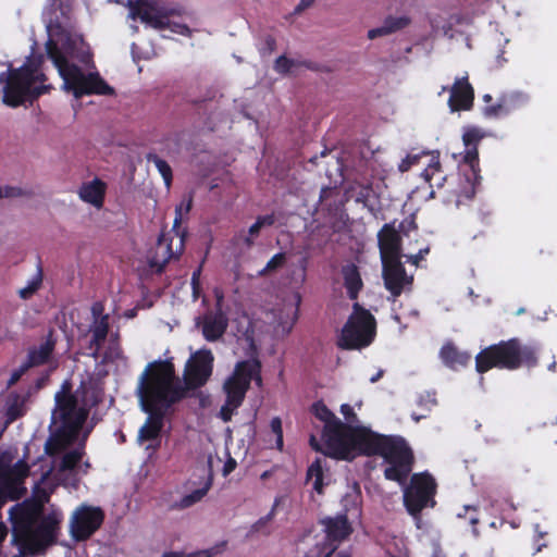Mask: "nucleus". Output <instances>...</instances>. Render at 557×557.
Wrapping results in <instances>:
<instances>
[{
    "mask_svg": "<svg viewBox=\"0 0 557 557\" xmlns=\"http://www.w3.org/2000/svg\"><path fill=\"white\" fill-rule=\"evenodd\" d=\"M100 400V391L92 381L82 382L73 394L70 383L64 382L61 391L55 394V408L52 411L55 431L46 442L45 448L50 456L62 454L53 461L60 478L66 472L72 473L84 456V444L71 451L65 450L77 441L89 409Z\"/></svg>",
    "mask_w": 557,
    "mask_h": 557,
    "instance_id": "obj_1",
    "label": "nucleus"
},
{
    "mask_svg": "<svg viewBox=\"0 0 557 557\" xmlns=\"http://www.w3.org/2000/svg\"><path fill=\"white\" fill-rule=\"evenodd\" d=\"M62 16L63 21H60L58 16L49 18L47 24L49 38L46 48L48 57L52 60L63 79V88L73 92L76 99L89 94L113 95L114 89L98 73L86 75L78 66L69 63L67 58L88 63L90 53L82 36L67 29L69 17L63 11Z\"/></svg>",
    "mask_w": 557,
    "mask_h": 557,
    "instance_id": "obj_2",
    "label": "nucleus"
},
{
    "mask_svg": "<svg viewBox=\"0 0 557 557\" xmlns=\"http://www.w3.org/2000/svg\"><path fill=\"white\" fill-rule=\"evenodd\" d=\"M140 408L148 414L138 432V443L156 449L164 421L174 411V366L170 358L150 362L138 379L136 388Z\"/></svg>",
    "mask_w": 557,
    "mask_h": 557,
    "instance_id": "obj_3",
    "label": "nucleus"
},
{
    "mask_svg": "<svg viewBox=\"0 0 557 557\" xmlns=\"http://www.w3.org/2000/svg\"><path fill=\"white\" fill-rule=\"evenodd\" d=\"M357 456H381L388 463L384 470L385 479L399 484L406 483L414 459L404 437L377 434L363 425L356 434L344 460L351 461Z\"/></svg>",
    "mask_w": 557,
    "mask_h": 557,
    "instance_id": "obj_4",
    "label": "nucleus"
},
{
    "mask_svg": "<svg viewBox=\"0 0 557 557\" xmlns=\"http://www.w3.org/2000/svg\"><path fill=\"white\" fill-rule=\"evenodd\" d=\"M12 543L21 553H42L55 542L60 518L57 513L42 515L39 504H23L10 510Z\"/></svg>",
    "mask_w": 557,
    "mask_h": 557,
    "instance_id": "obj_5",
    "label": "nucleus"
},
{
    "mask_svg": "<svg viewBox=\"0 0 557 557\" xmlns=\"http://www.w3.org/2000/svg\"><path fill=\"white\" fill-rule=\"evenodd\" d=\"M539 350L535 344H524L518 337L500 341L481 349L475 356V370L483 374L492 369H531L539 364Z\"/></svg>",
    "mask_w": 557,
    "mask_h": 557,
    "instance_id": "obj_6",
    "label": "nucleus"
},
{
    "mask_svg": "<svg viewBox=\"0 0 557 557\" xmlns=\"http://www.w3.org/2000/svg\"><path fill=\"white\" fill-rule=\"evenodd\" d=\"M214 356L209 348H201L188 358L183 381L176 375V403L185 398L194 399L198 409L210 405V395L201 391L213 373Z\"/></svg>",
    "mask_w": 557,
    "mask_h": 557,
    "instance_id": "obj_7",
    "label": "nucleus"
},
{
    "mask_svg": "<svg viewBox=\"0 0 557 557\" xmlns=\"http://www.w3.org/2000/svg\"><path fill=\"white\" fill-rule=\"evenodd\" d=\"M311 412L324 423L322 437L326 447V455L339 460L347 458L349 447L361 425L345 424L322 400L312 404Z\"/></svg>",
    "mask_w": 557,
    "mask_h": 557,
    "instance_id": "obj_8",
    "label": "nucleus"
},
{
    "mask_svg": "<svg viewBox=\"0 0 557 557\" xmlns=\"http://www.w3.org/2000/svg\"><path fill=\"white\" fill-rule=\"evenodd\" d=\"M45 79V74L28 65L1 73L0 84H3V103L10 107H18L26 100L39 97L51 88L50 85L36 86L37 82H44Z\"/></svg>",
    "mask_w": 557,
    "mask_h": 557,
    "instance_id": "obj_9",
    "label": "nucleus"
},
{
    "mask_svg": "<svg viewBox=\"0 0 557 557\" xmlns=\"http://www.w3.org/2000/svg\"><path fill=\"white\" fill-rule=\"evenodd\" d=\"M375 333L374 315L359 302H355L352 312L342 329L337 346L346 350L368 347L373 342Z\"/></svg>",
    "mask_w": 557,
    "mask_h": 557,
    "instance_id": "obj_10",
    "label": "nucleus"
},
{
    "mask_svg": "<svg viewBox=\"0 0 557 557\" xmlns=\"http://www.w3.org/2000/svg\"><path fill=\"white\" fill-rule=\"evenodd\" d=\"M483 135L479 128L471 127L462 135L466 152L463 156V163L468 170L463 172L462 178L457 189L454 190L456 195V205L460 206L465 200H472L476 193V186L480 184V164L478 145Z\"/></svg>",
    "mask_w": 557,
    "mask_h": 557,
    "instance_id": "obj_11",
    "label": "nucleus"
},
{
    "mask_svg": "<svg viewBox=\"0 0 557 557\" xmlns=\"http://www.w3.org/2000/svg\"><path fill=\"white\" fill-rule=\"evenodd\" d=\"M436 490L437 483L429 472L411 475L409 484L404 490V506L417 522L421 520L423 509L435 506Z\"/></svg>",
    "mask_w": 557,
    "mask_h": 557,
    "instance_id": "obj_12",
    "label": "nucleus"
},
{
    "mask_svg": "<svg viewBox=\"0 0 557 557\" xmlns=\"http://www.w3.org/2000/svg\"><path fill=\"white\" fill-rule=\"evenodd\" d=\"M128 16L132 20L139 18L143 23L163 29L171 24L172 9L166 8L159 0H128Z\"/></svg>",
    "mask_w": 557,
    "mask_h": 557,
    "instance_id": "obj_13",
    "label": "nucleus"
},
{
    "mask_svg": "<svg viewBox=\"0 0 557 557\" xmlns=\"http://www.w3.org/2000/svg\"><path fill=\"white\" fill-rule=\"evenodd\" d=\"M104 511L100 507L79 506L73 513L70 529L76 541L88 540L103 523Z\"/></svg>",
    "mask_w": 557,
    "mask_h": 557,
    "instance_id": "obj_14",
    "label": "nucleus"
},
{
    "mask_svg": "<svg viewBox=\"0 0 557 557\" xmlns=\"http://www.w3.org/2000/svg\"><path fill=\"white\" fill-rule=\"evenodd\" d=\"M400 259L382 261L384 285L394 298L399 297L406 285H411L412 283V277L407 275Z\"/></svg>",
    "mask_w": 557,
    "mask_h": 557,
    "instance_id": "obj_15",
    "label": "nucleus"
},
{
    "mask_svg": "<svg viewBox=\"0 0 557 557\" xmlns=\"http://www.w3.org/2000/svg\"><path fill=\"white\" fill-rule=\"evenodd\" d=\"M422 157H430V162L428 163L426 168L421 173V176L423 180L429 183L430 187H433L432 180L435 175L440 174V181L437 183V187H442L443 183L442 181H446V176L442 175V164L440 161V153L436 152H429V151H421L419 153H408L406 158L401 160V162L398 165V170L400 172H407L409 171L413 165L418 164Z\"/></svg>",
    "mask_w": 557,
    "mask_h": 557,
    "instance_id": "obj_16",
    "label": "nucleus"
},
{
    "mask_svg": "<svg viewBox=\"0 0 557 557\" xmlns=\"http://www.w3.org/2000/svg\"><path fill=\"white\" fill-rule=\"evenodd\" d=\"M401 236L395 221L385 223L377 233V245L381 260L401 258Z\"/></svg>",
    "mask_w": 557,
    "mask_h": 557,
    "instance_id": "obj_17",
    "label": "nucleus"
},
{
    "mask_svg": "<svg viewBox=\"0 0 557 557\" xmlns=\"http://www.w3.org/2000/svg\"><path fill=\"white\" fill-rule=\"evenodd\" d=\"M448 107L451 112L469 111L474 102V89L469 83L468 75L456 78L449 89Z\"/></svg>",
    "mask_w": 557,
    "mask_h": 557,
    "instance_id": "obj_18",
    "label": "nucleus"
},
{
    "mask_svg": "<svg viewBox=\"0 0 557 557\" xmlns=\"http://www.w3.org/2000/svg\"><path fill=\"white\" fill-rule=\"evenodd\" d=\"M320 523L324 527L326 541L334 546L333 549L336 548L339 543L348 539L354 531L346 513H341L335 517H325Z\"/></svg>",
    "mask_w": 557,
    "mask_h": 557,
    "instance_id": "obj_19",
    "label": "nucleus"
},
{
    "mask_svg": "<svg viewBox=\"0 0 557 557\" xmlns=\"http://www.w3.org/2000/svg\"><path fill=\"white\" fill-rule=\"evenodd\" d=\"M228 326V318L218 309L213 313L203 317L201 323V333L206 341L214 343L223 337Z\"/></svg>",
    "mask_w": 557,
    "mask_h": 557,
    "instance_id": "obj_20",
    "label": "nucleus"
},
{
    "mask_svg": "<svg viewBox=\"0 0 557 557\" xmlns=\"http://www.w3.org/2000/svg\"><path fill=\"white\" fill-rule=\"evenodd\" d=\"M525 102L527 96L522 92L504 95L496 104L484 107L483 114L486 117L493 119L505 116L522 107Z\"/></svg>",
    "mask_w": 557,
    "mask_h": 557,
    "instance_id": "obj_21",
    "label": "nucleus"
},
{
    "mask_svg": "<svg viewBox=\"0 0 557 557\" xmlns=\"http://www.w3.org/2000/svg\"><path fill=\"white\" fill-rule=\"evenodd\" d=\"M440 358L447 368L457 371L467 367L472 357L470 352L460 350L453 342H447L440 350Z\"/></svg>",
    "mask_w": 557,
    "mask_h": 557,
    "instance_id": "obj_22",
    "label": "nucleus"
},
{
    "mask_svg": "<svg viewBox=\"0 0 557 557\" xmlns=\"http://www.w3.org/2000/svg\"><path fill=\"white\" fill-rule=\"evenodd\" d=\"M231 376L237 380L239 383H245L248 388L250 387L252 380L256 381L258 385H261L262 377L260 360L253 358L237 362Z\"/></svg>",
    "mask_w": 557,
    "mask_h": 557,
    "instance_id": "obj_23",
    "label": "nucleus"
},
{
    "mask_svg": "<svg viewBox=\"0 0 557 557\" xmlns=\"http://www.w3.org/2000/svg\"><path fill=\"white\" fill-rule=\"evenodd\" d=\"M54 346L53 332L50 331L45 342L29 349L27 360L25 361L27 367L33 368L47 363L54 350Z\"/></svg>",
    "mask_w": 557,
    "mask_h": 557,
    "instance_id": "obj_24",
    "label": "nucleus"
},
{
    "mask_svg": "<svg viewBox=\"0 0 557 557\" xmlns=\"http://www.w3.org/2000/svg\"><path fill=\"white\" fill-rule=\"evenodd\" d=\"M342 274L344 278V286L349 299H357L363 287V282L358 267L355 263L345 264L342 268Z\"/></svg>",
    "mask_w": 557,
    "mask_h": 557,
    "instance_id": "obj_25",
    "label": "nucleus"
},
{
    "mask_svg": "<svg viewBox=\"0 0 557 557\" xmlns=\"http://www.w3.org/2000/svg\"><path fill=\"white\" fill-rule=\"evenodd\" d=\"M109 315H103L100 319L96 318L94 323L90 325L89 331L92 333L91 341L89 343V349L91 356L95 359L99 357V350L104 343L109 332Z\"/></svg>",
    "mask_w": 557,
    "mask_h": 557,
    "instance_id": "obj_26",
    "label": "nucleus"
},
{
    "mask_svg": "<svg viewBox=\"0 0 557 557\" xmlns=\"http://www.w3.org/2000/svg\"><path fill=\"white\" fill-rule=\"evenodd\" d=\"M171 257V243L165 242L162 237H159L156 246L150 250L148 255V262L152 270L156 272H161Z\"/></svg>",
    "mask_w": 557,
    "mask_h": 557,
    "instance_id": "obj_27",
    "label": "nucleus"
},
{
    "mask_svg": "<svg viewBox=\"0 0 557 557\" xmlns=\"http://www.w3.org/2000/svg\"><path fill=\"white\" fill-rule=\"evenodd\" d=\"M409 24H410V18L408 16H397L396 17V16L389 15L384 20V23L382 26L372 28L368 32V38L375 39L377 37L393 34L395 32L404 29Z\"/></svg>",
    "mask_w": 557,
    "mask_h": 557,
    "instance_id": "obj_28",
    "label": "nucleus"
},
{
    "mask_svg": "<svg viewBox=\"0 0 557 557\" xmlns=\"http://www.w3.org/2000/svg\"><path fill=\"white\" fill-rule=\"evenodd\" d=\"M212 484L213 473L212 470L209 469L206 478L203 479L202 485L199 488L191 491L189 494L184 495L180 502L176 503V508L186 509L199 503L208 494Z\"/></svg>",
    "mask_w": 557,
    "mask_h": 557,
    "instance_id": "obj_29",
    "label": "nucleus"
},
{
    "mask_svg": "<svg viewBox=\"0 0 557 557\" xmlns=\"http://www.w3.org/2000/svg\"><path fill=\"white\" fill-rule=\"evenodd\" d=\"M78 194L84 201L100 208L103 203L104 184L100 180L96 178L92 182L83 184Z\"/></svg>",
    "mask_w": 557,
    "mask_h": 557,
    "instance_id": "obj_30",
    "label": "nucleus"
},
{
    "mask_svg": "<svg viewBox=\"0 0 557 557\" xmlns=\"http://www.w3.org/2000/svg\"><path fill=\"white\" fill-rule=\"evenodd\" d=\"M223 389L226 395L225 401L228 403V406L240 407L249 388L245 383H239L230 376L224 382Z\"/></svg>",
    "mask_w": 557,
    "mask_h": 557,
    "instance_id": "obj_31",
    "label": "nucleus"
},
{
    "mask_svg": "<svg viewBox=\"0 0 557 557\" xmlns=\"http://www.w3.org/2000/svg\"><path fill=\"white\" fill-rule=\"evenodd\" d=\"M25 413V397L16 393H10L5 398V423H12Z\"/></svg>",
    "mask_w": 557,
    "mask_h": 557,
    "instance_id": "obj_32",
    "label": "nucleus"
},
{
    "mask_svg": "<svg viewBox=\"0 0 557 557\" xmlns=\"http://www.w3.org/2000/svg\"><path fill=\"white\" fill-rule=\"evenodd\" d=\"M304 66L310 70H313L312 63L309 61H296L294 59H289L286 55H280L273 65V69L276 73L281 75H287L292 72L293 67Z\"/></svg>",
    "mask_w": 557,
    "mask_h": 557,
    "instance_id": "obj_33",
    "label": "nucleus"
},
{
    "mask_svg": "<svg viewBox=\"0 0 557 557\" xmlns=\"http://www.w3.org/2000/svg\"><path fill=\"white\" fill-rule=\"evenodd\" d=\"M307 478L313 480V490L321 494L323 492V466L322 460L317 458L308 468Z\"/></svg>",
    "mask_w": 557,
    "mask_h": 557,
    "instance_id": "obj_34",
    "label": "nucleus"
},
{
    "mask_svg": "<svg viewBox=\"0 0 557 557\" xmlns=\"http://www.w3.org/2000/svg\"><path fill=\"white\" fill-rule=\"evenodd\" d=\"M146 158H147V161L149 163H153L156 165L158 171L161 173L166 187L169 188L171 186V183H172V169H171V166L168 164L166 161L162 160L156 153H151L150 152V153L147 154Z\"/></svg>",
    "mask_w": 557,
    "mask_h": 557,
    "instance_id": "obj_35",
    "label": "nucleus"
},
{
    "mask_svg": "<svg viewBox=\"0 0 557 557\" xmlns=\"http://www.w3.org/2000/svg\"><path fill=\"white\" fill-rule=\"evenodd\" d=\"M457 517L467 520V522L472 527V534L474 537L480 535V532L476 528L480 521L479 511L475 506H465L463 512H459Z\"/></svg>",
    "mask_w": 557,
    "mask_h": 557,
    "instance_id": "obj_36",
    "label": "nucleus"
},
{
    "mask_svg": "<svg viewBox=\"0 0 557 557\" xmlns=\"http://www.w3.org/2000/svg\"><path fill=\"white\" fill-rule=\"evenodd\" d=\"M42 283V268L39 264L35 277L28 283V285L18 290V295L22 299H29L41 286Z\"/></svg>",
    "mask_w": 557,
    "mask_h": 557,
    "instance_id": "obj_37",
    "label": "nucleus"
},
{
    "mask_svg": "<svg viewBox=\"0 0 557 557\" xmlns=\"http://www.w3.org/2000/svg\"><path fill=\"white\" fill-rule=\"evenodd\" d=\"M191 206H193V195L188 194V196L183 199L181 207L180 208L176 207V222H175L176 236H180L182 245H184V242L186 238V232L185 231L182 233L180 232L181 220H182V215H183L182 211L184 210L186 213H188L191 209Z\"/></svg>",
    "mask_w": 557,
    "mask_h": 557,
    "instance_id": "obj_38",
    "label": "nucleus"
},
{
    "mask_svg": "<svg viewBox=\"0 0 557 557\" xmlns=\"http://www.w3.org/2000/svg\"><path fill=\"white\" fill-rule=\"evenodd\" d=\"M286 262V255L284 252L275 253L265 264V267L258 272L259 276H265L271 272L282 268Z\"/></svg>",
    "mask_w": 557,
    "mask_h": 557,
    "instance_id": "obj_39",
    "label": "nucleus"
},
{
    "mask_svg": "<svg viewBox=\"0 0 557 557\" xmlns=\"http://www.w3.org/2000/svg\"><path fill=\"white\" fill-rule=\"evenodd\" d=\"M33 193L30 190L23 189L18 186H0V199L2 198H22V197H32Z\"/></svg>",
    "mask_w": 557,
    "mask_h": 557,
    "instance_id": "obj_40",
    "label": "nucleus"
},
{
    "mask_svg": "<svg viewBox=\"0 0 557 557\" xmlns=\"http://www.w3.org/2000/svg\"><path fill=\"white\" fill-rule=\"evenodd\" d=\"M275 508H276V503L274 504V506L272 507L271 511L268 515H265L264 517H261L251 525L250 533L263 532V533L268 534L269 531H264V529L273 520V518L275 516Z\"/></svg>",
    "mask_w": 557,
    "mask_h": 557,
    "instance_id": "obj_41",
    "label": "nucleus"
},
{
    "mask_svg": "<svg viewBox=\"0 0 557 557\" xmlns=\"http://www.w3.org/2000/svg\"><path fill=\"white\" fill-rule=\"evenodd\" d=\"M270 426H271L272 432L276 436V440H275L276 448L282 451L283 450V446H284V442H283V428H282V420H281V418L274 417L271 420Z\"/></svg>",
    "mask_w": 557,
    "mask_h": 557,
    "instance_id": "obj_42",
    "label": "nucleus"
},
{
    "mask_svg": "<svg viewBox=\"0 0 557 557\" xmlns=\"http://www.w3.org/2000/svg\"><path fill=\"white\" fill-rule=\"evenodd\" d=\"M373 193L372 183L367 182L366 184L360 185V189L356 196V202L362 203L364 207H368V201L370 199L371 194Z\"/></svg>",
    "mask_w": 557,
    "mask_h": 557,
    "instance_id": "obj_43",
    "label": "nucleus"
},
{
    "mask_svg": "<svg viewBox=\"0 0 557 557\" xmlns=\"http://www.w3.org/2000/svg\"><path fill=\"white\" fill-rule=\"evenodd\" d=\"M341 412L343 413L346 422L345 424L354 425L355 423L359 422L358 416L356 414L354 408L348 404H343L341 406Z\"/></svg>",
    "mask_w": 557,
    "mask_h": 557,
    "instance_id": "obj_44",
    "label": "nucleus"
},
{
    "mask_svg": "<svg viewBox=\"0 0 557 557\" xmlns=\"http://www.w3.org/2000/svg\"><path fill=\"white\" fill-rule=\"evenodd\" d=\"M276 49V39L272 35H267L263 39L260 52L263 55H269Z\"/></svg>",
    "mask_w": 557,
    "mask_h": 557,
    "instance_id": "obj_45",
    "label": "nucleus"
},
{
    "mask_svg": "<svg viewBox=\"0 0 557 557\" xmlns=\"http://www.w3.org/2000/svg\"><path fill=\"white\" fill-rule=\"evenodd\" d=\"M11 474L15 479L21 480V479L27 476V474H28V466L24 461L20 460L11 469Z\"/></svg>",
    "mask_w": 557,
    "mask_h": 557,
    "instance_id": "obj_46",
    "label": "nucleus"
},
{
    "mask_svg": "<svg viewBox=\"0 0 557 557\" xmlns=\"http://www.w3.org/2000/svg\"><path fill=\"white\" fill-rule=\"evenodd\" d=\"M239 407H233L231 405L228 406V403L225 401L224 405L220 409L219 417L222 419V421L228 422V421L232 420V417H233L234 412Z\"/></svg>",
    "mask_w": 557,
    "mask_h": 557,
    "instance_id": "obj_47",
    "label": "nucleus"
},
{
    "mask_svg": "<svg viewBox=\"0 0 557 557\" xmlns=\"http://www.w3.org/2000/svg\"><path fill=\"white\" fill-rule=\"evenodd\" d=\"M430 252V248H421L418 253L416 255H408L406 256L407 262H410L411 264L419 265L420 261L424 259V257Z\"/></svg>",
    "mask_w": 557,
    "mask_h": 557,
    "instance_id": "obj_48",
    "label": "nucleus"
},
{
    "mask_svg": "<svg viewBox=\"0 0 557 557\" xmlns=\"http://www.w3.org/2000/svg\"><path fill=\"white\" fill-rule=\"evenodd\" d=\"M261 228H262V227H261V225L259 224V222H258L257 220H256V222H255V223L249 227V231H248L249 236H247V237L244 239L245 244H246L248 247H250V246H252V245H253V239H252V237L258 236V235H259V232H260V230H261Z\"/></svg>",
    "mask_w": 557,
    "mask_h": 557,
    "instance_id": "obj_49",
    "label": "nucleus"
},
{
    "mask_svg": "<svg viewBox=\"0 0 557 557\" xmlns=\"http://www.w3.org/2000/svg\"><path fill=\"white\" fill-rule=\"evenodd\" d=\"M29 368L24 362L16 371H14L9 380V385L15 384L21 376L28 370Z\"/></svg>",
    "mask_w": 557,
    "mask_h": 557,
    "instance_id": "obj_50",
    "label": "nucleus"
},
{
    "mask_svg": "<svg viewBox=\"0 0 557 557\" xmlns=\"http://www.w3.org/2000/svg\"><path fill=\"white\" fill-rule=\"evenodd\" d=\"M237 467V462L236 460L233 458V457H228V459L225 461L224 466H223V469H222V474L224 476H227L228 474H231Z\"/></svg>",
    "mask_w": 557,
    "mask_h": 557,
    "instance_id": "obj_51",
    "label": "nucleus"
},
{
    "mask_svg": "<svg viewBox=\"0 0 557 557\" xmlns=\"http://www.w3.org/2000/svg\"><path fill=\"white\" fill-rule=\"evenodd\" d=\"M257 221L259 222L261 227H263V226H272L275 223V216H274L273 213L272 214H265V215H259L257 218Z\"/></svg>",
    "mask_w": 557,
    "mask_h": 557,
    "instance_id": "obj_52",
    "label": "nucleus"
},
{
    "mask_svg": "<svg viewBox=\"0 0 557 557\" xmlns=\"http://www.w3.org/2000/svg\"><path fill=\"white\" fill-rule=\"evenodd\" d=\"M121 356V351L117 347H111L104 352L103 361H113Z\"/></svg>",
    "mask_w": 557,
    "mask_h": 557,
    "instance_id": "obj_53",
    "label": "nucleus"
},
{
    "mask_svg": "<svg viewBox=\"0 0 557 557\" xmlns=\"http://www.w3.org/2000/svg\"><path fill=\"white\" fill-rule=\"evenodd\" d=\"M194 32H195V29H191L186 24L176 22V34L186 36V37H190Z\"/></svg>",
    "mask_w": 557,
    "mask_h": 557,
    "instance_id": "obj_54",
    "label": "nucleus"
},
{
    "mask_svg": "<svg viewBox=\"0 0 557 557\" xmlns=\"http://www.w3.org/2000/svg\"><path fill=\"white\" fill-rule=\"evenodd\" d=\"M211 556H212V553L210 550H201V552H196V553L188 554V555H184L182 553L176 552V557H211Z\"/></svg>",
    "mask_w": 557,
    "mask_h": 557,
    "instance_id": "obj_55",
    "label": "nucleus"
},
{
    "mask_svg": "<svg viewBox=\"0 0 557 557\" xmlns=\"http://www.w3.org/2000/svg\"><path fill=\"white\" fill-rule=\"evenodd\" d=\"M102 311H103V306L101 302H95L91 307V313L94 315V320H96V318L100 319L102 315Z\"/></svg>",
    "mask_w": 557,
    "mask_h": 557,
    "instance_id": "obj_56",
    "label": "nucleus"
},
{
    "mask_svg": "<svg viewBox=\"0 0 557 557\" xmlns=\"http://www.w3.org/2000/svg\"><path fill=\"white\" fill-rule=\"evenodd\" d=\"M199 275H200V268L193 272L191 276V285L194 289V294L196 295L199 287Z\"/></svg>",
    "mask_w": 557,
    "mask_h": 557,
    "instance_id": "obj_57",
    "label": "nucleus"
},
{
    "mask_svg": "<svg viewBox=\"0 0 557 557\" xmlns=\"http://www.w3.org/2000/svg\"><path fill=\"white\" fill-rule=\"evenodd\" d=\"M314 0H300L298 5L295 8V13H300L301 11L308 9L313 4Z\"/></svg>",
    "mask_w": 557,
    "mask_h": 557,
    "instance_id": "obj_58",
    "label": "nucleus"
},
{
    "mask_svg": "<svg viewBox=\"0 0 557 557\" xmlns=\"http://www.w3.org/2000/svg\"><path fill=\"white\" fill-rule=\"evenodd\" d=\"M383 373H384L383 370H380L373 376H371L370 382L371 383L377 382L383 376Z\"/></svg>",
    "mask_w": 557,
    "mask_h": 557,
    "instance_id": "obj_59",
    "label": "nucleus"
},
{
    "mask_svg": "<svg viewBox=\"0 0 557 557\" xmlns=\"http://www.w3.org/2000/svg\"><path fill=\"white\" fill-rule=\"evenodd\" d=\"M483 101H484V102H490V101H492V96H491V95H488V94L484 95V96H483Z\"/></svg>",
    "mask_w": 557,
    "mask_h": 557,
    "instance_id": "obj_60",
    "label": "nucleus"
},
{
    "mask_svg": "<svg viewBox=\"0 0 557 557\" xmlns=\"http://www.w3.org/2000/svg\"><path fill=\"white\" fill-rule=\"evenodd\" d=\"M301 268H302L304 271L306 270V268H307V258H302V260H301Z\"/></svg>",
    "mask_w": 557,
    "mask_h": 557,
    "instance_id": "obj_61",
    "label": "nucleus"
},
{
    "mask_svg": "<svg viewBox=\"0 0 557 557\" xmlns=\"http://www.w3.org/2000/svg\"><path fill=\"white\" fill-rule=\"evenodd\" d=\"M163 557H174V553L170 552V553H165L163 555Z\"/></svg>",
    "mask_w": 557,
    "mask_h": 557,
    "instance_id": "obj_62",
    "label": "nucleus"
},
{
    "mask_svg": "<svg viewBox=\"0 0 557 557\" xmlns=\"http://www.w3.org/2000/svg\"><path fill=\"white\" fill-rule=\"evenodd\" d=\"M175 14L176 16H180L182 13H181V10L176 7V11H175Z\"/></svg>",
    "mask_w": 557,
    "mask_h": 557,
    "instance_id": "obj_63",
    "label": "nucleus"
},
{
    "mask_svg": "<svg viewBox=\"0 0 557 557\" xmlns=\"http://www.w3.org/2000/svg\"><path fill=\"white\" fill-rule=\"evenodd\" d=\"M336 557H349L348 555H345L343 553H339Z\"/></svg>",
    "mask_w": 557,
    "mask_h": 557,
    "instance_id": "obj_64",
    "label": "nucleus"
}]
</instances>
